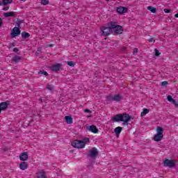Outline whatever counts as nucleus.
<instances>
[{"instance_id":"f257e3e1","label":"nucleus","mask_w":178,"mask_h":178,"mask_svg":"<svg viewBox=\"0 0 178 178\" xmlns=\"http://www.w3.org/2000/svg\"><path fill=\"white\" fill-rule=\"evenodd\" d=\"M131 120V116L126 113L117 114L111 118L112 122H123L124 125L127 124Z\"/></svg>"},{"instance_id":"f03ea898","label":"nucleus","mask_w":178,"mask_h":178,"mask_svg":"<svg viewBox=\"0 0 178 178\" xmlns=\"http://www.w3.org/2000/svg\"><path fill=\"white\" fill-rule=\"evenodd\" d=\"M102 35L108 37L111 34L113 35V23H108L107 25L100 27Z\"/></svg>"},{"instance_id":"7ed1b4c3","label":"nucleus","mask_w":178,"mask_h":178,"mask_svg":"<svg viewBox=\"0 0 178 178\" xmlns=\"http://www.w3.org/2000/svg\"><path fill=\"white\" fill-rule=\"evenodd\" d=\"M123 31H124V29L123 28V26L113 23V35H120V34H123Z\"/></svg>"},{"instance_id":"20e7f679","label":"nucleus","mask_w":178,"mask_h":178,"mask_svg":"<svg viewBox=\"0 0 178 178\" xmlns=\"http://www.w3.org/2000/svg\"><path fill=\"white\" fill-rule=\"evenodd\" d=\"M19 27H20V23H17V26L14 27L11 32L12 38H16V37H18V35H20L22 31H20V28Z\"/></svg>"},{"instance_id":"39448f33","label":"nucleus","mask_w":178,"mask_h":178,"mask_svg":"<svg viewBox=\"0 0 178 178\" xmlns=\"http://www.w3.org/2000/svg\"><path fill=\"white\" fill-rule=\"evenodd\" d=\"M106 99L110 102H113V101H115V102H120V101H122V96L119 94L114 95H110L106 97Z\"/></svg>"},{"instance_id":"423d86ee","label":"nucleus","mask_w":178,"mask_h":178,"mask_svg":"<svg viewBox=\"0 0 178 178\" xmlns=\"http://www.w3.org/2000/svg\"><path fill=\"white\" fill-rule=\"evenodd\" d=\"M72 146L74 148L81 149L86 147V143L83 142V140H76L72 143Z\"/></svg>"},{"instance_id":"0eeeda50","label":"nucleus","mask_w":178,"mask_h":178,"mask_svg":"<svg viewBox=\"0 0 178 178\" xmlns=\"http://www.w3.org/2000/svg\"><path fill=\"white\" fill-rule=\"evenodd\" d=\"M88 156L92 159H95L98 156V150L95 147H92L88 151Z\"/></svg>"},{"instance_id":"6e6552de","label":"nucleus","mask_w":178,"mask_h":178,"mask_svg":"<svg viewBox=\"0 0 178 178\" xmlns=\"http://www.w3.org/2000/svg\"><path fill=\"white\" fill-rule=\"evenodd\" d=\"M164 166H168V168H175V166H176V163L173 160L166 159L164 161Z\"/></svg>"},{"instance_id":"1a4fd4ad","label":"nucleus","mask_w":178,"mask_h":178,"mask_svg":"<svg viewBox=\"0 0 178 178\" xmlns=\"http://www.w3.org/2000/svg\"><path fill=\"white\" fill-rule=\"evenodd\" d=\"M9 105H10V102L9 101L0 103V111H6Z\"/></svg>"},{"instance_id":"9d476101","label":"nucleus","mask_w":178,"mask_h":178,"mask_svg":"<svg viewBox=\"0 0 178 178\" xmlns=\"http://www.w3.org/2000/svg\"><path fill=\"white\" fill-rule=\"evenodd\" d=\"M62 67V64L60 63H56L51 67V70L52 72H55L56 73H58L59 70H60V68Z\"/></svg>"},{"instance_id":"9b49d317","label":"nucleus","mask_w":178,"mask_h":178,"mask_svg":"<svg viewBox=\"0 0 178 178\" xmlns=\"http://www.w3.org/2000/svg\"><path fill=\"white\" fill-rule=\"evenodd\" d=\"M86 129L87 130L91 131L92 133H94L95 134H97L99 131V130L97 128V126L95 125H90Z\"/></svg>"},{"instance_id":"f8f14e48","label":"nucleus","mask_w":178,"mask_h":178,"mask_svg":"<svg viewBox=\"0 0 178 178\" xmlns=\"http://www.w3.org/2000/svg\"><path fill=\"white\" fill-rule=\"evenodd\" d=\"M117 12L120 15H123V13H127V8L123 6L118 7Z\"/></svg>"},{"instance_id":"ddd939ff","label":"nucleus","mask_w":178,"mask_h":178,"mask_svg":"<svg viewBox=\"0 0 178 178\" xmlns=\"http://www.w3.org/2000/svg\"><path fill=\"white\" fill-rule=\"evenodd\" d=\"M153 140L154 141H156L157 143L159 141H162V140H163V135L156 134L154 135Z\"/></svg>"},{"instance_id":"4468645a","label":"nucleus","mask_w":178,"mask_h":178,"mask_svg":"<svg viewBox=\"0 0 178 178\" xmlns=\"http://www.w3.org/2000/svg\"><path fill=\"white\" fill-rule=\"evenodd\" d=\"M19 159L20 161H27L29 159V154L27 152H22L19 155Z\"/></svg>"},{"instance_id":"2eb2a0df","label":"nucleus","mask_w":178,"mask_h":178,"mask_svg":"<svg viewBox=\"0 0 178 178\" xmlns=\"http://www.w3.org/2000/svg\"><path fill=\"white\" fill-rule=\"evenodd\" d=\"M28 168L29 163H27V162L23 161L19 163V169H21V170H26Z\"/></svg>"},{"instance_id":"dca6fc26","label":"nucleus","mask_w":178,"mask_h":178,"mask_svg":"<svg viewBox=\"0 0 178 178\" xmlns=\"http://www.w3.org/2000/svg\"><path fill=\"white\" fill-rule=\"evenodd\" d=\"M122 130H123V128L122 127H118L114 129V133H115L116 137H119V136H120Z\"/></svg>"},{"instance_id":"f3484780","label":"nucleus","mask_w":178,"mask_h":178,"mask_svg":"<svg viewBox=\"0 0 178 178\" xmlns=\"http://www.w3.org/2000/svg\"><path fill=\"white\" fill-rule=\"evenodd\" d=\"M65 120L67 124H72V123H73V118H72L71 115H66L65 117Z\"/></svg>"},{"instance_id":"a211bd4d","label":"nucleus","mask_w":178,"mask_h":178,"mask_svg":"<svg viewBox=\"0 0 178 178\" xmlns=\"http://www.w3.org/2000/svg\"><path fill=\"white\" fill-rule=\"evenodd\" d=\"M21 35L23 40H27V38H30V33L26 31L22 32Z\"/></svg>"},{"instance_id":"6ab92c4d","label":"nucleus","mask_w":178,"mask_h":178,"mask_svg":"<svg viewBox=\"0 0 178 178\" xmlns=\"http://www.w3.org/2000/svg\"><path fill=\"white\" fill-rule=\"evenodd\" d=\"M12 60L14 62V63H17L19 60H22V57L20 56H15L13 57Z\"/></svg>"},{"instance_id":"aec40b11","label":"nucleus","mask_w":178,"mask_h":178,"mask_svg":"<svg viewBox=\"0 0 178 178\" xmlns=\"http://www.w3.org/2000/svg\"><path fill=\"white\" fill-rule=\"evenodd\" d=\"M156 134L163 136V128L162 127H156Z\"/></svg>"},{"instance_id":"412c9836","label":"nucleus","mask_w":178,"mask_h":178,"mask_svg":"<svg viewBox=\"0 0 178 178\" xmlns=\"http://www.w3.org/2000/svg\"><path fill=\"white\" fill-rule=\"evenodd\" d=\"M13 2V0H2V2H0V5H9L10 3H12Z\"/></svg>"},{"instance_id":"4be33fe9","label":"nucleus","mask_w":178,"mask_h":178,"mask_svg":"<svg viewBox=\"0 0 178 178\" xmlns=\"http://www.w3.org/2000/svg\"><path fill=\"white\" fill-rule=\"evenodd\" d=\"M38 178H47V175H45V172L44 171L39 172L38 175Z\"/></svg>"},{"instance_id":"5701e85b","label":"nucleus","mask_w":178,"mask_h":178,"mask_svg":"<svg viewBox=\"0 0 178 178\" xmlns=\"http://www.w3.org/2000/svg\"><path fill=\"white\" fill-rule=\"evenodd\" d=\"M4 17H10L12 16H15L14 12L5 13L3 14Z\"/></svg>"},{"instance_id":"b1692460","label":"nucleus","mask_w":178,"mask_h":178,"mask_svg":"<svg viewBox=\"0 0 178 178\" xmlns=\"http://www.w3.org/2000/svg\"><path fill=\"white\" fill-rule=\"evenodd\" d=\"M149 113V109L148 108H143V112L140 113L141 116H145V115H147V113Z\"/></svg>"},{"instance_id":"393cba45","label":"nucleus","mask_w":178,"mask_h":178,"mask_svg":"<svg viewBox=\"0 0 178 178\" xmlns=\"http://www.w3.org/2000/svg\"><path fill=\"white\" fill-rule=\"evenodd\" d=\"M147 10H150L152 13H156V8L152 7V6H147Z\"/></svg>"},{"instance_id":"a878e982","label":"nucleus","mask_w":178,"mask_h":178,"mask_svg":"<svg viewBox=\"0 0 178 178\" xmlns=\"http://www.w3.org/2000/svg\"><path fill=\"white\" fill-rule=\"evenodd\" d=\"M40 3L42 5H48V3H49V0H41Z\"/></svg>"},{"instance_id":"bb28decb","label":"nucleus","mask_w":178,"mask_h":178,"mask_svg":"<svg viewBox=\"0 0 178 178\" xmlns=\"http://www.w3.org/2000/svg\"><path fill=\"white\" fill-rule=\"evenodd\" d=\"M67 64L68 65V66H70L71 67H74V63H73V61H67Z\"/></svg>"},{"instance_id":"cd10ccee","label":"nucleus","mask_w":178,"mask_h":178,"mask_svg":"<svg viewBox=\"0 0 178 178\" xmlns=\"http://www.w3.org/2000/svg\"><path fill=\"white\" fill-rule=\"evenodd\" d=\"M47 88L49 91H54V86H52V85L47 84Z\"/></svg>"},{"instance_id":"c85d7f7f","label":"nucleus","mask_w":178,"mask_h":178,"mask_svg":"<svg viewBox=\"0 0 178 178\" xmlns=\"http://www.w3.org/2000/svg\"><path fill=\"white\" fill-rule=\"evenodd\" d=\"M38 74H44V76H48V72L46 71L40 70L39 71Z\"/></svg>"},{"instance_id":"c756f323","label":"nucleus","mask_w":178,"mask_h":178,"mask_svg":"<svg viewBox=\"0 0 178 178\" xmlns=\"http://www.w3.org/2000/svg\"><path fill=\"white\" fill-rule=\"evenodd\" d=\"M154 52H155V56H159L161 55V52H159V50L157 49H154Z\"/></svg>"},{"instance_id":"7c9ffc66","label":"nucleus","mask_w":178,"mask_h":178,"mask_svg":"<svg viewBox=\"0 0 178 178\" xmlns=\"http://www.w3.org/2000/svg\"><path fill=\"white\" fill-rule=\"evenodd\" d=\"M40 54H41V47H39V48H38V50L35 51V55H36V56H37L38 55H40Z\"/></svg>"},{"instance_id":"2f4dec72","label":"nucleus","mask_w":178,"mask_h":178,"mask_svg":"<svg viewBox=\"0 0 178 178\" xmlns=\"http://www.w3.org/2000/svg\"><path fill=\"white\" fill-rule=\"evenodd\" d=\"M82 141H83V143H85V145H86V144H87V143H88L90 141V138H83V140Z\"/></svg>"},{"instance_id":"473e14b6","label":"nucleus","mask_w":178,"mask_h":178,"mask_svg":"<svg viewBox=\"0 0 178 178\" xmlns=\"http://www.w3.org/2000/svg\"><path fill=\"white\" fill-rule=\"evenodd\" d=\"M167 99H168V101H169V102H172L174 99L172 97V96L168 95V96L167 97Z\"/></svg>"},{"instance_id":"72a5a7b5","label":"nucleus","mask_w":178,"mask_h":178,"mask_svg":"<svg viewBox=\"0 0 178 178\" xmlns=\"http://www.w3.org/2000/svg\"><path fill=\"white\" fill-rule=\"evenodd\" d=\"M171 102L173 105H175V106H178V103L176 100L173 99Z\"/></svg>"},{"instance_id":"f704fd0d","label":"nucleus","mask_w":178,"mask_h":178,"mask_svg":"<svg viewBox=\"0 0 178 178\" xmlns=\"http://www.w3.org/2000/svg\"><path fill=\"white\" fill-rule=\"evenodd\" d=\"M162 87H165V86H168V81H165L161 82Z\"/></svg>"},{"instance_id":"c9c22d12","label":"nucleus","mask_w":178,"mask_h":178,"mask_svg":"<svg viewBox=\"0 0 178 178\" xmlns=\"http://www.w3.org/2000/svg\"><path fill=\"white\" fill-rule=\"evenodd\" d=\"M138 52V49L134 48L133 51V55H136Z\"/></svg>"},{"instance_id":"e433bc0d","label":"nucleus","mask_w":178,"mask_h":178,"mask_svg":"<svg viewBox=\"0 0 178 178\" xmlns=\"http://www.w3.org/2000/svg\"><path fill=\"white\" fill-rule=\"evenodd\" d=\"M15 43H10L9 47L8 48H13V47H15Z\"/></svg>"},{"instance_id":"4c0bfd02","label":"nucleus","mask_w":178,"mask_h":178,"mask_svg":"<svg viewBox=\"0 0 178 178\" xmlns=\"http://www.w3.org/2000/svg\"><path fill=\"white\" fill-rule=\"evenodd\" d=\"M13 52L17 53L19 52V49H17V47H15L13 49Z\"/></svg>"},{"instance_id":"58836bf2","label":"nucleus","mask_w":178,"mask_h":178,"mask_svg":"<svg viewBox=\"0 0 178 178\" xmlns=\"http://www.w3.org/2000/svg\"><path fill=\"white\" fill-rule=\"evenodd\" d=\"M165 13H170V10L169 9H164Z\"/></svg>"},{"instance_id":"ea45409f","label":"nucleus","mask_w":178,"mask_h":178,"mask_svg":"<svg viewBox=\"0 0 178 178\" xmlns=\"http://www.w3.org/2000/svg\"><path fill=\"white\" fill-rule=\"evenodd\" d=\"M16 23H23V21L20 19H17Z\"/></svg>"},{"instance_id":"a19ab883","label":"nucleus","mask_w":178,"mask_h":178,"mask_svg":"<svg viewBox=\"0 0 178 178\" xmlns=\"http://www.w3.org/2000/svg\"><path fill=\"white\" fill-rule=\"evenodd\" d=\"M84 112H86V113H90L91 111H90V109L86 108L84 110Z\"/></svg>"},{"instance_id":"79ce46f5","label":"nucleus","mask_w":178,"mask_h":178,"mask_svg":"<svg viewBox=\"0 0 178 178\" xmlns=\"http://www.w3.org/2000/svg\"><path fill=\"white\" fill-rule=\"evenodd\" d=\"M3 10H9V7L7 6V7L3 8Z\"/></svg>"},{"instance_id":"37998d69","label":"nucleus","mask_w":178,"mask_h":178,"mask_svg":"<svg viewBox=\"0 0 178 178\" xmlns=\"http://www.w3.org/2000/svg\"><path fill=\"white\" fill-rule=\"evenodd\" d=\"M152 41H154V42H155V40H154V38H150L149 40V42H152Z\"/></svg>"},{"instance_id":"c03bdc74","label":"nucleus","mask_w":178,"mask_h":178,"mask_svg":"<svg viewBox=\"0 0 178 178\" xmlns=\"http://www.w3.org/2000/svg\"><path fill=\"white\" fill-rule=\"evenodd\" d=\"M49 47H50L51 48H52V47H54V45L52 44H49Z\"/></svg>"},{"instance_id":"a18cd8bd","label":"nucleus","mask_w":178,"mask_h":178,"mask_svg":"<svg viewBox=\"0 0 178 178\" xmlns=\"http://www.w3.org/2000/svg\"><path fill=\"white\" fill-rule=\"evenodd\" d=\"M175 17H178V13L175 14Z\"/></svg>"},{"instance_id":"49530a36","label":"nucleus","mask_w":178,"mask_h":178,"mask_svg":"<svg viewBox=\"0 0 178 178\" xmlns=\"http://www.w3.org/2000/svg\"><path fill=\"white\" fill-rule=\"evenodd\" d=\"M0 23H2V19L0 18Z\"/></svg>"},{"instance_id":"de8ad7c7","label":"nucleus","mask_w":178,"mask_h":178,"mask_svg":"<svg viewBox=\"0 0 178 178\" xmlns=\"http://www.w3.org/2000/svg\"><path fill=\"white\" fill-rule=\"evenodd\" d=\"M2 26V23H0V27Z\"/></svg>"},{"instance_id":"09e8293b","label":"nucleus","mask_w":178,"mask_h":178,"mask_svg":"<svg viewBox=\"0 0 178 178\" xmlns=\"http://www.w3.org/2000/svg\"><path fill=\"white\" fill-rule=\"evenodd\" d=\"M106 1H110V0H106Z\"/></svg>"}]
</instances>
